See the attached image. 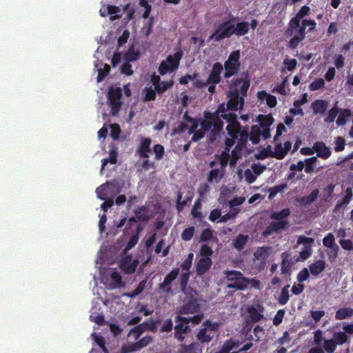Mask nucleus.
Returning <instances> with one entry per match:
<instances>
[{
	"label": "nucleus",
	"instance_id": "obj_1",
	"mask_svg": "<svg viewBox=\"0 0 353 353\" xmlns=\"http://www.w3.org/2000/svg\"><path fill=\"white\" fill-rule=\"evenodd\" d=\"M226 130L230 138L225 140V151L230 152L231 148L234 145L237 140V145L234 150H241L245 148L248 141V128L247 126L243 127L237 121L232 123H228L226 126Z\"/></svg>",
	"mask_w": 353,
	"mask_h": 353
},
{
	"label": "nucleus",
	"instance_id": "obj_54",
	"mask_svg": "<svg viewBox=\"0 0 353 353\" xmlns=\"http://www.w3.org/2000/svg\"><path fill=\"white\" fill-rule=\"evenodd\" d=\"M290 262L288 259V256H285V253L282 254V261H281V273L283 274H288L290 271Z\"/></svg>",
	"mask_w": 353,
	"mask_h": 353
},
{
	"label": "nucleus",
	"instance_id": "obj_25",
	"mask_svg": "<svg viewBox=\"0 0 353 353\" xmlns=\"http://www.w3.org/2000/svg\"><path fill=\"white\" fill-rule=\"evenodd\" d=\"M310 10V9L309 6H303L299 10V12L296 13L295 17L291 19V24L293 25L294 27H298L301 21H302L301 19L304 17L308 15Z\"/></svg>",
	"mask_w": 353,
	"mask_h": 353
},
{
	"label": "nucleus",
	"instance_id": "obj_49",
	"mask_svg": "<svg viewBox=\"0 0 353 353\" xmlns=\"http://www.w3.org/2000/svg\"><path fill=\"white\" fill-rule=\"evenodd\" d=\"M339 108H338L337 105H334V107H332L329 110L327 117L325 118V119H324L325 122L327 123H333L335 121L336 117L337 114H339Z\"/></svg>",
	"mask_w": 353,
	"mask_h": 353
},
{
	"label": "nucleus",
	"instance_id": "obj_41",
	"mask_svg": "<svg viewBox=\"0 0 353 353\" xmlns=\"http://www.w3.org/2000/svg\"><path fill=\"white\" fill-rule=\"evenodd\" d=\"M288 188L286 183L274 185L269 190L268 199H272L278 193L284 192Z\"/></svg>",
	"mask_w": 353,
	"mask_h": 353
},
{
	"label": "nucleus",
	"instance_id": "obj_22",
	"mask_svg": "<svg viewBox=\"0 0 353 353\" xmlns=\"http://www.w3.org/2000/svg\"><path fill=\"white\" fill-rule=\"evenodd\" d=\"M325 268L326 263L323 260H317L309 265V271L314 276H318Z\"/></svg>",
	"mask_w": 353,
	"mask_h": 353
},
{
	"label": "nucleus",
	"instance_id": "obj_27",
	"mask_svg": "<svg viewBox=\"0 0 353 353\" xmlns=\"http://www.w3.org/2000/svg\"><path fill=\"white\" fill-rule=\"evenodd\" d=\"M138 221L147 222L150 219L148 208L146 205L139 206L134 212Z\"/></svg>",
	"mask_w": 353,
	"mask_h": 353
},
{
	"label": "nucleus",
	"instance_id": "obj_48",
	"mask_svg": "<svg viewBox=\"0 0 353 353\" xmlns=\"http://www.w3.org/2000/svg\"><path fill=\"white\" fill-rule=\"evenodd\" d=\"M203 319V314H199L194 315L192 317H185V316L179 317L178 319L183 321L185 323H188V324H189V323L191 322L194 325H198L201 322Z\"/></svg>",
	"mask_w": 353,
	"mask_h": 353
},
{
	"label": "nucleus",
	"instance_id": "obj_10",
	"mask_svg": "<svg viewBox=\"0 0 353 353\" xmlns=\"http://www.w3.org/2000/svg\"><path fill=\"white\" fill-rule=\"evenodd\" d=\"M247 312L248 314V319L246 320L245 327L249 326V329L252 327L251 323L259 322L264 319L263 312L264 307L261 305H258L257 307L251 305L248 307Z\"/></svg>",
	"mask_w": 353,
	"mask_h": 353
},
{
	"label": "nucleus",
	"instance_id": "obj_26",
	"mask_svg": "<svg viewBox=\"0 0 353 353\" xmlns=\"http://www.w3.org/2000/svg\"><path fill=\"white\" fill-rule=\"evenodd\" d=\"M339 115L336 121V123L338 126H343L352 116L351 110L348 108H341L339 109Z\"/></svg>",
	"mask_w": 353,
	"mask_h": 353
},
{
	"label": "nucleus",
	"instance_id": "obj_59",
	"mask_svg": "<svg viewBox=\"0 0 353 353\" xmlns=\"http://www.w3.org/2000/svg\"><path fill=\"white\" fill-rule=\"evenodd\" d=\"M325 81L322 78H319L313 81L309 85L311 91H316L325 87Z\"/></svg>",
	"mask_w": 353,
	"mask_h": 353
},
{
	"label": "nucleus",
	"instance_id": "obj_21",
	"mask_svg": "<svg viewBox=\"0 0 353 353\" xmlns=\"http://www.w3.org/2000/svg\"><path fill=\"white\" fill-rule=\"evenodd\" d=\"M183 57V52L181 50L176 52L173 55H168L166 58V62L171 68V71L176 70L179 65L180 60Z\"/></svg>",
	"mask_w": 353,
	"mask_h": 353
},
{
	"label": "nucleus",
	"instance_id": "obj_20",
	"mask_svg": "<svg viewBox=\"0 0 353 353\" xmlns=\"http://www.w3.org/2000/svg\"><path fill=\"white\" fill-rule=\"evenodd\" d=\"M182 192L180 191L177 192L175 208L178 213L181 212L185 206L190 203L193 199V194L188 193L187 195H185V199L182 200Z\"/></svg>",
	"mask_w": 353,
	"mask_h": 353
},
{
	"label": "nucleus",
	"instance_id": "obj_23",
	"mask_svg": "<svg viewBox=\"0 0 353 353\" xmlns=\"http://www.w3.org/2000/svg\"><path fill=\"white\" fill-rule=\"evenodd\" d=\"M328 105L327 101L323 99H316L311 104V108L314 114H325Z\"/></svg>",
	"mask_w": 353,
	"mask_h": 353
},
{
	"label": "nucleus",
	"instance_id": "obj_2",
	"mask_svg": "<svg viewBox=\"0 0 353 353\" xmlns=\"http://www.w3.org/2000/svg\"><path fill=\"white\" fill-rule=\"evenodd\" d=\"M203 115H207L212 121L214 122V128L210 131L212 136L219 134L223 128V119H225L228 123L237 121V115L233 112H228L225 108V103L219 104L217 108L214 112L205 111Z\"/></svg>",
	"mask_w": 353,
	"mask_h": 353
},
{
	"label": "nucleus",
	"instance_id": "obj_34",
	"mask_svg": "<svg viewBox=\"0 0 353 353\" xmlns=\"http://www.w3.org/2000/svg\"><path fill=\"white\" fill-rule=\"evenodd\" d=\"M112 184L111 182H106L99 187H98L96 190V193L97 197L101 200H105L108 195L109 191V185Z\"/></svg>",
	"mask_w": 353,
	"mask_h": 353
},
{
	"label": "nucleus",
	"instance_id": "obj_15",
	"mask_svg": "<svg viewBox=\"0 0 353 353\" xmlns=\"http://www.w3.org/2000/svg\"><path fill=\"white\" fill-rule=\"evenodd\" d=\"M152 139L149 137H141L139 144L137 149V153L140 157L148 159L151 152Z\"/></svg>",
	"mask_w": 353,
	"mask_h": 353
},
{
	"label": "nucleus",
	"instance_id": "obj_62",
	"mask_svg": "<svg viewBox=\"0 0 353 353\" xmlns=\"http://www.w3.org/2000/svg\"><path fill=\"white\" fill-rule=\"evenodd\" d=\"M144 328L141 324L134 327L130 330L129 334L132 335L135 340H137L144 332Z\"/></svg>",
	"mask_w": 353,
	"mask_h": 353
},
{
	"label": "nucleus",
	"instance_id": "obj_57",
	"mask_svg": "<svg viewBox=\"0 0 353 353\" xmlns=\"http://www.w3.org/2000/svg\"><path fill=\"white\" fill-rule=\"evenodd\" d=\"M190 276V272H183L181 274L180 279H179V285H180L181 290L182 292H185V290H186Z\"/></svg>",
	"mask_w": 353,
	"mask_h": 353
},
{
	"label": "nucleus",
	"instance_id": "obj_7",
	"mask_svg": "<svg viewBox=\"0 0 353 353\" xmlns=\"http://www.w3.org/2000/svg\"><path fill=\"white\" fill-rule=\"evenodd\" d=\"M202 326L203 327L199 330L196 338L202 344L208 343L214 337L213 332L219 330V325L208 319L203 323Z\"/></svg>",
	"mask_w": 353,
	"mask_h": 353
},
{
	"label": "nucleus",
	"instance_id": "obj_29",
	"mask_svg": "<svg viewBox=\"0 0 353 353\" xmlns=\"http://www.w3.org/2000/svg\"><path fill=\"white\" fill-rule=\"evenodd\" d=\"M235 35L241 37L247 34L250 31V23L242 21L234 24Z\"/></svg>",
	"mask_w": 353,
	"mask_h": 353
},
{
	"label": "nucleus",
	"instance_id": "obj_64",
	"mask_svg": "<svg viewBox=\"0 0 353 353\" xmlns=\"http://www.w3.org/2000/svg\"><path fill=\"white\" fill-rule=\"evenodd\" d=\"M139 350L138 346L137 345V343H132L130 344H125L122 345L121 349V353H130L134 352L135 351Z\"/></svg>",
	"mask_w": 353,
	"mask_h": 353
},
{
	"label": "nucleus",
	"instance_id": "obj_8",
	"mask_svg": "<svg viewBox=\"0 0 353 353\" xmlns=\"http://www.w3.org/2000/svg\"><path fill=\"white\" fill-rule=\"evenodd\" d=\"M107 97L109 106L111 108V114L114 116L119 112L122 105L121 101L122 90L121 88H114L112 85L109 88Z\"/></svg>",
	"mask_w": 353,
	"mask_h": 353
},
{
	"label": "nucleus",
	"instance_id": "obj_39",
	"mask_svg": "<svg viewBox=\"0 0 353 353\" xmlns=\"http://www.w3.org/2000/svg\"><path fill=\"white\" fill-rule=\"evenodd\" d=\"M214 122L208 117L207 115H203V119L201 120L199 124L201 127V130L204 132H208L209 130H212L214 128Z\"/></svg>",
	"mask_w": 353,
	"mask_h": 353
},
{
	"label": "nucleus",
	"instance_id": "obj_63",
	"mask_svg": "<svg viewBox=\"0 0 353 353\" xmlns=\"http://www.w3.org/2000/svg\"><path fill=\"white\" fill-rule=\"evenodd\" d=\"M339 248L338 245L327 248V254L330 262L334 261L338 257Z\"/></svg>",
	"mask_w": 353,
	"mask_h": 353
},
{
	"label": "nucleus",
	"instance_id": "obj_58",
	"mask_svg": "<svg viewBox=\"0 0 353 353\" xmlns=\"http://www.w3.org/2000/svg\"><path fill=\"white\" fill-rule=\"evenodd\" d=\"M201 208V201L198 199L194 202L193 207L191 210V214L194 218L201 219L203 216L202 212H200V209Z\"/></svg>",
	"mask_w": 353,
	"mask_h": 353
},
{
	"label": "nucleus",
	"instance_id": "obj_47",
	"mask_svg": "<svg viewBox=\"0 0 353 353\" xmlns=\"http://www.w3.org/2000/svg\"><path fill=\"white\" fill-rule=\"evenodd\" d=\"M214 232L212 229H204L201 234L200 241L201 242H208L213 239H214L215 241H217V238L214 237Z\"/></svg>",
	"mask_w": 353,
	"mask_h": 353
},
{
	"label": "nucleus",
	"instance_id": "obj_14",
	"mask_svg": "<svg viewBox=\"0 0 353 353\" xmlns=\"http://www.w3.org/2000/svg\"><path fill=\"white\" fill-rule=\"evenodd\" d=\"M179 274V268L172 269L164 278L163 283L159 284V289L165 293H171L170 287L172 283L177 278Z\"/></svg>",
	"mask_w": 353,
	"mask_h": 353
},
{
	"label": "nucleus",
	"instance_id": "obj_55",
	"mask_svg": "<svg viewBox=\"0 0 353 353\" xmlns=\"http://www.w3.org/2000/svg\"><path fill=\"white\" fill-rule=\"evenodd\" d=\"M195 228L194 226H190L183 230L181 234V239L185 241L191 240L194 234Z\"/></svg>",
	"mask_w": 353,
	"mask_h": 353
},
{
	"label": "nucleus",
	"instance_id": "obj_6",
	"mask_svg": "<svg viewBox=\"0 0 353 353\" xmlns=\"http://www.w3.org/2000/svg\"><path fill=\"white\" fill-rule=\"evenodd\" d=\"M240 57L239 50L232 51L230 54L228 60L224 63V77L225 79H229L239 72L241 68Z\"/></svg>",
	"mask_w": 353,
	"mask_h": 353
},
{
	"label": "nucleus",
	"instance_id": "obj_42",
	"mask_svg": "<svg viewBox=\"0 0 353 353\" xmlns=\"http://www.w3.org/2000/svg\"><path fill=\"white\" fill-rule=\"evenodd\" d=\"M248 239V236L247 235L239 234L234 241L233 245L236 249L241 250L244 248Z\"/></svg>",
	"mask_w": 353,
	"mask_h": 353
},
{
	"label": "nucleus",
	"instance_id": "obj_12",
	"mask_svg": "<svg viewBox=\"0 0 353 353\" xmlns=\"http://www.w3.org/2000/svg\"><path fill=\"white\" fill-rule=\"evenodd\" d=\"M179 317H182L180 315H177L175 317L176 325L174 327V338L180 342H183L185 339V335L191 332V328L188 325V323H185L181 321Z\"/></svg>",
	"mask_w": 353,
	"mask_h": 353
},
{
	"label": "nucleus",
	"instance_id": "obj_16",
	"mask_svg": "<svg viewBox=\"0 0 353 353\" xmlns=\"http://www.w3.org/2000/svg\"><path fill=\"white\" fill-rule=\"evenodd\" d=\"M223 67L219 62L213 64L212 68L208 78V83L210 84H218L221 81V74L223 72Z\"/></svg>",
	"mask_w": 353,
	"mask_h": 353
},
{
	"label": "nucleus",
	"instance_id": "obj_19",
	"mask_svg": "<svg viewBox=\"0 0 353 353\" xmlns=\"http://www.w3.org/2000/svg\"><path fill=\"white\" fill-rule=\"evenodd\" d=\"M212 261L210 257L201 258L196 264V272L197 275L202 276L212 266Z\"/></svg>",
	"mask_w": 353,
	"mask_h": 353
},
{
	"label": "nucleus",
	"instance_id": "obj_31",
	"mask_svg": "<svg viewBox=\"0 0 353 353\" xmlns=\"http://www.w3.org/2000/svg\"><path fill=\"white\" fill-rule=\"evenodd\" d=\"M257 121L261 128H270L274 122V118L270 114L267 115L259 114L257 117Z\"/></svg>",
	"mask_w": 353,
	"mask_h": 353
},
{
	"label": "nucleus",
	"instance_id": "obj_11",
	"mask_svg": "<svg viewBox=\"0 0 353 353\" xmlns=\"http://www.w3.org/2000/svg\"><path fill=\"white\" fill-rule=\"evenodd\" d=\"M227 97L229 98L228 103H225V108L228 111H236L241 110L244 105V97L241 94L239 95L236 92L234 93H227Z\"/></svg>",
	"mask_w": 353,
	"mask_h": 353
},
{
	"label": "nucleus",
	"instance_id": "obj_28",
	"mask_svg": "<svg viewBox=\"0 0 353 353\" xmlns=\"http://www.w3.org/2000/svg\"><path fill=\"white\" fill-rule=\"evenodd\" d=\"M291 211L290 208H287L285 209L281 210L279 212H273L270 215V218L272 220L275 221H288V216L290 215Z\"/></svg>",
	"mask_w": 353,
	"mask_h": 353
},
{
	"label": "nucleus",
	"instance_id": "obj_51",
	"mask_svg": "<svg viewBox=\"0 0 353 353\" xmlns=\"http://www.w3.org/2000/svg\"><path fill=\"white\" fill-rule=\"evenodd\" d=\"M174 85L173 80L169 81H161L159 85L156 86V91L159 94H163Z\"/></svg>",
	"mask_w": 353,
	"mask_h": 353
},
{
	"label": "nucleus",
	"instance_id": "obj_24",
	"mask_svg": "<svg viewBox=\"0 0 353 353\" xmlns=\"http://www.w3.org/2000/svg\"><path fill=\"white\" fill-rule=\"evenodd\" d=\"M319 194V190L314 189L308 196H304L301 197L298 202L301 206H307L313 203L318 198Z\"/></svg>",
	"mask_w": 353,
	"mask_h": 353
},
{
	"label": "nucleus",
	"instance_id": "obj_13",
	"mask_svg": "<svg viewBox=\"0 0 353 353\" xmlns=\"http://www.w3.org/2000/svg\"><path fill=\"white\" fill-rule=\"evenodd\" d=\"M289 227V221H273L263 231L262 235L268 237L274 233H281L283 230H287Z\"/></svg>",
	"mask_w": 353,
	"mask_h": 353
},
{
	"label": "nucleus",
	"instance_id": "obj_50",
	"mask_svg": "<svg viewBox=\"0 0 353 353\" xmlns=\"http://www.w3.org/2000/svg\"><path fill=\"white\" fill-rule=\"evenodd\" d=\"M143 92H144L143 100L145 101H151L155 100L157 93L155 88L153 90L152 87H150V88L145 87L143 90Z\"/></svg>",
	"mask_w": 353,
	"mask_h": 353
},
{
	"label": "nucleus",
	"instance_id": "obj_61",
	"mask_svg": "<svg viewBox=\"0 0 353 353\" xmlns=\"http://www.w3.org/2000/svg\"><path fill=\"white\" fill-rule=\"evenodd\" d=\"M332 339L324 341L323 348L327 353H333L336 350V344Z\"/></svg>",
	"mask_w": 353,
	"mask_h": 353
},
{
	"label": "nucleus",
	"instance_id": "obj_32",
	"mask_svg": "<svg viewBox=\"0 0 353 353\" xmlns=\"http://www.w3.org/2000/svg\"><path fill=\"white\" fill-rule=\"evenodd\" d=\"M261 130L260 127L254 125L251 127L250 132H248V139L253 143L257 144L260 141Z\"/></svg>",
	"mask_w": 353,
	"mask_h": 353
},
{
	"label": "nucleus",
	"instance_id": "obj_43",
	"mask_svg": "<svg viewBox=\"0 0 353 353\" xmlns=\"http://www.w3.org/2000/svg\"><path fill=\"white\" fill-rule=\"evenodd\" d=\"M140 57V52L139 50H134L132 46L129 48L128 52L125 54L124 58L126 61L131 62L137 61Z\"/></svg>",
	"mask_w": 353,
	"mask_h": 353
},
{
	"label": "nucleus",
	"instance_id": "obj_33",
	"mask_svg": "<svg viewBox=\"0 0 353 353\" xmlns=\"http://www.w3.org/2000/svg\"><path fill=\"white\" fill-rule=\"evenodd\" d=\"M353 316V308L342 307L339 309L335 314L336 320H343Z\"/></svg>",
	"mask_w": 353,
	"mask_h": 353
},
{
	"label": "nucleus",
	"instance_id": "obj_38",
	"mask_svg": "<svg viewBox=\"0 0 353 353\" xmlns=\"http://www.w3.org/2000/svg\"><path fill=\"white\" fill-rule=\"evenodd\" d=\"M146 283V279L142 280L141 282H139L134 290H133L132 292L125 294V296L130 298H134L137 296L145 289Z\"/></svg>",
	"mask_w": 353,
	"mask_h": 353
},
{
	"label": "nucleus",
	"instance_id": "obj_60",
	"mask_svg": "<svg viewBox=\"0 0 353 353\" xmlns=\"http://www.w3.org/2000/svg\"><path fill=\"white\" fill-rule=\"evenodd\" d=\"M317 161L316 157L307 158L305 160V166L304 165L305 172L306 173H310L314 170V164Z\"/></svg>",
	"mask_w": 353,
	"mask_h": 353
},
{
	"label": "nucleus",
	"instance_id": "obj_5",
	"mask_svg": "<svg viewBox=\"0 0 353 353\" xmlns=\"http://www.w3.org/2000/svg\"><path fill=\"white\" fill-rule=\"evenodd\" d=\"M306 32V28L304 26L303 20L301 21L298 27H294L292 25L290 20L288 23L287 33L290 35L294 34V35L290 40L288 47L292 50L295 49L299 44L305 39Z\"/></svg>",
	"mask_w": 353,
	"mask_h": 353
},
{
	"label": "nucleus",
	"instance_id": "obj_44",
	"mask_svg": "<svg viewBox=\"0 0 353 353\" xmlns=\"http://www.w3.org/2000/svg\"><path fill=\"white\" fill-rule=\"evenodd\" d=\"M332 339L334 340L336 345H341L347 342L348 336L343 332H338L334 333Z\"/></svg>",
	"mask_w": 353,
	"mask_h": 353
},
{
	"label": "nucleus",
	"instance_id": "obj_35",
	"mask_svg": "<svg viewBox=\"0 0 353 353\" xmlns=\"http://www.w3.org/2000/svg\"><path fill=\"white\" fill-rule=\"evenodd\" d=\"M289 288L290 285L287 284L281 289L280 295L277 299L279 305H284L288 302L290 299Z\"/></svg>",
	"mask_w": 353,
	"mask_h": 353
},
{
	"label": "nucleus",
	"instance_id": "obj_4",
	"mask_svg": "<svg viewBox=\"0 0 353 353\" xmlns=\"http://www.w3.org/2000/svg\"><path fill=\"white\" fill-rule=\"evenodd\" d=\"M235 19V17H233L232 19L226 20L220 23L214 33L209 37L208 40L221 41L235 35L234 23H233Z\"/></svg>",
	"mask_w": 353,
	"mask_h": 353
},
{
	"label": "nucleus",
	"instance_id": "obj_36",
	"mask_svg": "<svg viewBox=\"0 0 353 353\" xmlns=\"http://www.w3.org/2000/svg\"><path fill=\"white\" fill-rule=\"evenodd\" d=\"M270 251V247H259L257 248L254 255L257 260H265L268 257Z\"/></svg>",
	"mask_w": 353,
	"mask_h": 353
},
{
	"label": "nucleus",
	"instance_id": "obj_40",
	"mask_svg": "<svg viewBox=\"0 0 353 353\" xmlns=\"http://www.w3.org/2000/svg\"><path fill=\"white\" fill-rule=\"evenodd\" d=\"M137 266V262L133 261H124L121 265V268L125 272L126 274H131L134 273L136 270Z\"/></svg>",
	"mask_w": 353,
	"mask_h": 353
},
{
	"label": "nucleus",
	"instance_id": "obj_56",
	"mask_svg": "<svg viewBox=\"0 0 353 353\" xmlns=\"http://www.w3.org/2000/svg\"><path fill=\"white\" fill-rule=\"evenodd\" d=\"M323 244L325 247L329 248L338 245L335 243V238L332 232L328 233L323 239Z\"/></svg>",
	"mask_w": 353,
	"mask_h": 353
},
{
	"label": "nucleus",
	"instance_id": "obj_46",
	"mask_svg": "<svg viewBox=\"0 0 353 353\" xmlns=\"http://www.w3.org/2000/svg\"><path fill=\"white\" fill-rule=\"evenodd\" d=\"M159 323V321H154L152 319H150L143 323H141L143 327L144 328V330H149L152 332H157V324Z\"/></svg>",
	"mask_w": 353,
	"mask_h": 353
},
{
	"label": "nucleus",
	"instance_id": "obj_37",
	"mask_svg": "<svg viewBox=\"0 0 353 353\" xmlns=\"http://www.w3.org/2000/svg\"><path fill=\"white\" fill-rule=\"evenodd\" d=\"M286 156V151L284 150L281 143H276L274 151L270 154V157L277 159H283Z\"/></svg>",
	"mask_w": 353,
	"mask_h": 353
},
{
	"label": "nucleus",
	"instance_id": "obj_30",
	"mask_svg": "<svg viewBox=\"0 0 353 353\" xmlns=\"http://www.w3.org/2000/svg\"><path fill=\"white\" fill-rule=\"evenodd\" d=\"M239 344L232 340H227L224 342L221 350V353H239L237 349Z\"/></svg>",
	"mask_w": 353,
	"mask_h": 353
},
{
	"label": "nucleus",
	"instance_id": "obj_17",
	"mask_svg": "<svg viewBox=\"0 0 353 353\" xmlns=\"http://www.w3.org/2000/svg\"><path fill=\"white\" fill-rule=\"evenodd\" d=\"M313 149L317 156L323 159H328L332 154L330 148L323 141H316L313 145Z\"/></svg>",
	"mask_w": 353,
	"mask_h": 353
},
{
	"label": "nucleus",
	"instance_id": "obj_52",
	"mask_svg": "<svg viewBox=\"0 0 353 353\" xmlns=\"http://www.w3.org/2000/svg\"><path fill=\"white\" fill-rule=\"evenodd\" d=\"M198 347L199 345L196 343H192L188 345H181L179 353H196Z\"/></svg>",
	"mask_w": 353,
	"mask_h": 353
},
{
	"label": "nucleus",
	"instance_id": "obj_45",
	"mask_svg": "<svg viewBox=\"0 0 353 353\" xmlns=\"http://www.w3.org/2000/svg\"><path fill=\"white\" fill-rule=\"evenodd\" d=\"M223 174L221 173L219 169H213L210 171L208 176V181L210 183L219 182L223 178Z\"/></svg>",
	"mask_w": 353,
	"mask_h": 353
},
{
	"label": "nucleus",
	"instance_id": "obj_9",
	"mask_svg": "<svg viewBox=\"0 0 353 353\" xmlns=\"http://www.w3.org/2000/svg\"><path fill=\"white\" fill-rule=\"evenodd\" d=\"M250 85V81L248 76L245 78H237L232 81L227 93H237L242 96H246Z\"/></svg>",
	"mask_w": 353,
	"mask_h": 353
},
{
	"label": "nucleus",
	"instance_id": "obj_18",
	"mask_svg": "<svg viewBox=\"0 0 353 353\" xmlns=\"http://www.w3.org/2000/svg\"><path fill=\"white\" fill-rule=\"evenodd\" d=\"M199 307L197 301L192 299L181 307L179 312L183 314H194L199 311Z\"/></svg>",
	"mask_w": 353,
	"mask_h": 353
},
{
	"label": "nucleus",
	"instance_id": "obj_53",
	"mask_svg": "<svg viewBox=\"0 0 353 353\" xmlns=\"http://www.w3.org/2000/svg\"><path fill=\"white\" fill-rule=\"evenodd\" d=\"M153 152L154 153V159L160 161L163 159L165 154L164 147L161 144H155L153 146Z\"/></svg>",
	"mask_w": 353,
	"mask_h": 353
},
{
	"label": "nucleus",
	"instance_id": "obj_3",
	"mask_svg": "<svg viewBox=\"0 0 353 353\" xmlns=\"http://www.w3.org/2000/svg\"><path fill=\"white\" fill-rule=\"evenodd\" d=\"M225 278L228 281L231 282L227 285L228 289H234L235 291H241L247 289L251 284L253 287L258 288L260 281L256 279H250L243 276L240 271L237 270H225L223 272Z\"/></svg>",
	"mask_w": 353,
	"mask_h": 353
}]
</instances>
